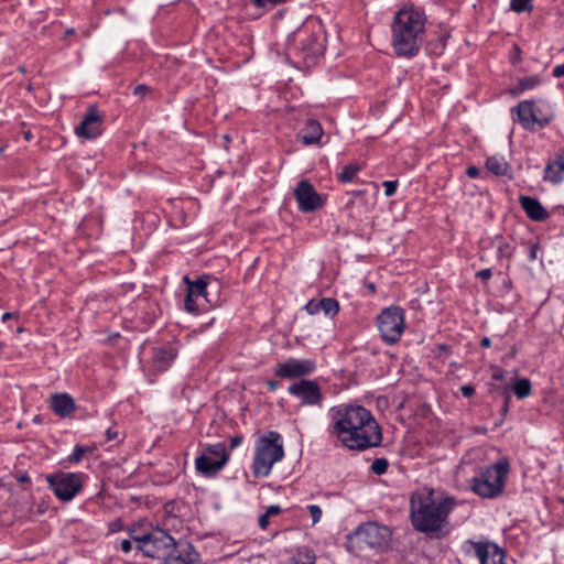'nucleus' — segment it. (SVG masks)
<instances>
[{
	"instance_id": "obj_1",
	"label": "nucleus",
	"mask_w": 564,
	"mask_h": 564,
	"mask_svg": "<svg viewBox=\"0 0 564 564\" xmlns=\"http://www.w3.org/2000/svg\"><path fill=\"white\" fill-rule=\"evenodd\" d=\"M327 431L349 451L362 452L379 446L382 431L371 411L358 404H338L328 411Z\"/></svg>"
},
{
	"instance_id": "obj_2",
	"label": "nucleus",
	"mask_w": 564,
	"mask_h": 564,
	"mask_svg": "<svg viewBox=\"0 0 564 564\" xmlns=\"http://www.w3.org/2000/svg\"><path fill=\"white\" fill-rule=\"evenodd\" d=\"M451 496H436L433 489H423L410 498V520L413 529L430 539H443L448 534L445 527L456 507Z\"/></svg>"
},
{
	"instance_id": "obj_3",
	"label": "nucleus",
	"mask_w": 564,
	"mask_h": 564,
	"mask_svg": "<svg viewBox=\"0 0 564 564\" xmlns=\"http://www.w3.org/2000/svg\"><path fill=\"white\" fill-rule=\"evenodd\" d=\"M427 17L424 9L404 4L391 23V45L398 57L413 58L419 55L425 41Z\"/></svg>"
},
{
	"instance_id": "obj_4",
	"label": "nucleus",
	"mask_w": 564,
	"mask_h": 564,
	"mask_svg": "<svg viewBox=\"0 0 564 564\" xmlns=\"http://www.w3.org/2000/svg\"><path fill=\"white\" fill-rule=\"evenodd\" d=\"M325 47L322 25L316 21H311L288 36L285 55L299 67H312L323 56Z\"/></svg>"
},
{
	"instance_id": "obj_5",
	"label": "nucleus",
	"mask_w": 564,
	"mask_h": 564,
	"mask_svg": "<svg viewBox=\"0 0 564 564\" xmlns=\"http://www.w3.org/2000/svg\"><path fill=\"white\" fill-rule=\"evenodd\" d=\"M509 469L510 466L506 459H500L487 467H480L470 479L473 491L485 499L497 498L505 490Z\"/></svg>"
},
{
	"instance_id": "obj_6",
	"label": "nucleus",
	"mask_w": 564,
	"mask_h": 564,
	"mask_svg": "<svg viewBox=\"0 0 564 564\" xmlns=\"http://www.w3.org/2000/svg\"><path fill=\"white\" fill-rule=\"evenodd\" d=\"M284 457L283 440L280 433L270 431L256 442L252 474L254 477H267L273 465Z\"/></svg>"
},
{
	"instance_id": "obj_7",
	"label": "nucleus",
	"mask_w": 564,
	"mask_h": 564,
	"mask_svg": "<svg viewBox=\"0 0 564 564\" xmlns=\"http://www.w3.org/2000/svg\"><path fill=\"white\" fill-rule=\"evenodd\" d=\"M87 476L83 473L57 471L45 476L48 488L61 501L73 500L83 489Z\"/></svg>"
},
{
	"instance_id": "obj_8",
	"label": "nucleus",
	"mask_w": 564,
	"mask_h": 564,
	"mask_svg": "<svg viewBox=\"0 0 564 564\" xmlns=\"http://www.w3.org/2000/svg\"><path fill=\"white\" fill-rule=\"evenodd\" d=\"M377 323L382 340L388 345L397 344L404 332V310L387 307L378 315Z\"/></svg>"
},
{
	"instance_id": "obj_9",
	"label": "nucleus",
	"mask_w": 564,
	"mask_h": 564,
	"mask_svg": "<svg viewBox=\"0 0 564 564\" xmlns=\"http://www.w3.org/2000/svg\"><path fill=\"white\" fill-rule=\"evenodd\" d=\"M229 454L224 443L207 445L195 459V468L204 477L216 476L228 463Z\"/></svg>"
},
{
	"instance_id": "obj_10",
	"label": "nucleus",
	"mask_w": 564,
	"mask_h": 564,
	"mask_svg": "<svg viewBox=\"0 0 564 564\" xmlns=\"http://www.w3.org/2000/svg\"><path fill=\"white\" fill-rule=\"evenodd\" d=\"M511 112L517 113L518 122L524 130L529 131L534 130V124L544 128L554 119V113L551 109L550 115H540V110L534 109V100L532 99L520 101L517 106L511 108Z\"/></svg>"
},
{
	"instance_id": "obj_11",
	"label": "nucleus",
	"mask_w": 564,
	"mask_h": 564,
	"mask_svg": "<svg viewBox=\"0 0 564 564\" xmlns=\"http://www.w3.org/2000/svg\"><path fill=\"white\" fill-rule=\"evenodd\" d=\"M143 539L142 543L137 547L143 555L152 558L164 557L171 545L175 542L166 531L161 529L147 532V536H143Z\"/></svg>"
},
{
	"instance_id": "obj_12",
	"label": "nucleus",
	"mask_w": 564,
	"mask_h": 564,
	"mask_svg": "<svg viewBox=\"0 0 564 564\" xmlns=\"http://www.w3.org/2000/svg\"><path fill=\"white\" fill-rule=\"evenodd\" d=\"M187 284V291L192 292L196 299H199L207 310L218 304V289L219 283L217 280H210L208 275L199 276L197 280L192 281L187 275L184 276Z\"/></svg>"
},
{
	"instance_id": "obj_13",
	"label": "nucleus",
	"mask_w": 564,
	"mask_h": 564,
	"mask_svg": "<svg viewBox=\"0 0 564 564\" xmlns=\"http://www.w3.org/2000/svg\"><path fill=\"white\" fill-rule=\"evenodd\" d=\"M288 392L300 399L301 405L318 406L323 405L324 394L319 384L315 380L301 379L289 386Z\"/></svg>"
},
{
	"instance_id": "obj_14",
	"label": "nucleus",
	"mask_w": 564,
	"mask_h": 564,
	"mask_svg": "<svg viewBox=\"0 0 564 564\" xmlns=\"http://www.w3.org/2000/svg\"><path fill=\"white\" fill-rule=\"evenodd\" d=\"M294 197L302 213H314L325 204V199L307 180H302L297 183L294 189Z\"/></svg>"
},
{
	"instance_id": "obj_15",
	"label": "nucleus",
	"mask_w": 564,
	"mask_h": 564,
	"mask_svg": "<svg viewBox=\"0 0 564 564\" xmlns=\"http://www.w3.org/2000/svg\"><path fill=\"white\" fill-rule=\"evenodd\" d=\"M316 369V362L313 359L289 358L279 362L274 368V375L282 379L302 378L313 373Z\"/></svg>"
},
{
	"instance_id": "obj_16",
	"label": "nucleus",
	"mask_w": 564,
	"mask_h": 564,
	"mask_svg": "<svg viewBox=\"0 0 564 564\" xmlns=\"http://www.w3.org/2000/svg\"><path fill=\"white\" fill-rule=\"evenodd\" d=\"M381 528L375 522L360 524L350 535L349 541L362 546L379 547L384 542Z\"/></svg>"
},
{
	"instance_id": "obj_17",
	"label": "nucleus",
	"mask_w": 564,
	"mask_h": 564,
	"mask_svg": "<svg viewBox=\"0 0 564 564\" xmlns=\"http://www.w3.org/2000/svg\"><path fill=\"white\" fill-rule=\"evenodd\" d=\"M104 116L99 112L97 106H89L84 115V118L75 132L78 137L85 139H96L102 132Z\"/></svg>"
},
{
	"instance_id": "obj_18",
	"label": "nucleus",
	"mask_w": 564,
	"mask_h": 564,
	"mask_svg": "<svg viewBox=\"0 0 564 564\" xmlns=\"http://www.w3.org/2000/svg\"><path fill=\"white\" fill-rule=\"evenodd\" d=\"M199 554L189 542H174L161 564H196Z\"/></svg>"
},
{
	"instance_id": "obj_19",
	"label": "nucleus",
	"mask_w": 564,
	"mask_h": 564,
	"mask_svg": "<svg viewBox=\"0 0 564 564\" xmlns=\"http://www.w3.org/2000/svg\"><path fill=\"white\" fill-rule=\"evenodd\" d=\"M476 557L480 564H506L505 551L494 542H473Z\"/></svg>"
},
{
	"instance_id": "obj_20",
	"label": "nucleus",
	"mask_w": 564,
	"mask_h": 564,
	"mask_svg": "<svg viewBox=\"0 0 564 564\" xmlns=\"http://www.w3.org/2000/svg\"><path fill=\"white\" fill-rule=\"evenodd\" d=\"M50 408L59 417H69L76 410L74 398L68 393H55L50 398Z\"/></svg>"
},
{
	"instance_id": "obj_21",
	"label": "nucleus",
	"mask_w": 564,
	"mask_h": 564,
	"mask_svg": "<svg viewBox=\"0 0 564 564\" xmlns=\"http://www.w3.org/2000/svg\"><path fill=\"white\" fill-rule=\"evenodd\" d=\"M322 124L315 119H308L297 132V140L304 145L318 144L323 137Z\"/></svg>"
},
{
	"instance_id": "obj_22",
	"label": "nucleus",
	"mask_w": 564,
	"mask_h": 564,
	"mask_svg": "<svg viewBox=\"0 0 564 564\" xmlns=\"http://www.w3.org/2000/svg\"><path fill=\"white\" fill-rule=\"evenodd\" d=\"M178 350L173 345L155 348L152 355V365L159 371H166L177 357Z\"/></svg>"
},
{
	"instance_id": "obj_23",
	"label": "nucleus",
	"mask_w": 564,
	"mask_h": 564,
	"mask_svg": "<svg viewBox=\"0 0 564 564\" xmlns=\"http://www.w3.org/2000/svg\"><path fill=\"white\" fill-rule=\"evenodd\" d=\"M305 310L310 315L324 312L325 315L334 317L339 312V303L333 297H323L321 300H311L306 303Z\"/></svg>"
},
{
	"instance_id": "obj_24",
	"label": "nucleus",
	"mask_w": 564,
	"mask_h": 564,
	"mask_svg": "<svg viewBox=\"0 0 564 564\" xmlns=\"http://www.w3.org/2000/svg\"><path fill=\"white\" fill-rule=\"evenodd\" d=\"M519 202L531 220L545 221L550 217L549 212L542 206L539 199L531 196H521Z\"/></svg>"
},
{
	"instance_id": "obj_25",
	"label": "nucleus",
	"mask_w": 564,
	"mask_h": 564,
	"mask_svg": "<svg viewBox=\"0 0 564 564\" xmlns=\"http://www.w3.org/2000/svg\"><path fill=\"white\" fill-rule=\"evenodd\" d=\"M542 84V77L540 75H530L517 80V84L509 89L510 95L517 97L522 95L527 90L534 89Z\"/></svg>"
},
{
	"instance_id": "obj_26",
	"label": "nucleus",
	"mask_w": 564,
	"mask_h": 564,
	"mask_svg": "<svg viewBox=\"0 0 564 564\" xmlns=\"http://www.w3.org/2000/svg\"><path fill=\"white\" fill-rule=\"evenodd\" d=\"M486 167L488 171L494 173L497 176H505L507 175L510 166L508 162L502 156H489L486 160Z\"/></svg>"
},
{
	"instance_id": "obj_27",
	"label": "nucleus",
	"mask_w": 564,
	"mask_h": 564,
	"mask_svg": "<svg viewBox=\"0 0 564 564\" xmlns=\"http://www.w3.org/2000/svg\"><path fill=\"white\" fill-rule=\"evenodd\" d=\"M316 555L308 546L299 547L296 554L286 564H315Z\"/></svg>"
},
{
	"instance_id": "obj_28",
	"label": "nucleus",
	"mask_w": 564,
	"mask_h": 564,
	"mask_svg": "<svg viewBox=\"0 0 564 564\" xmlns=\"http://www.w3.org/2000/svg\"><path fill=\"white\" fill-rule=\"evenodd\" d=\"M564 178V169L556 161L549 162L544 169V180L553 184L562 182Z\"/></svg>"
},
{
	"instance_id": "obj_29",
	"label": "nucleus",
	"mask_w": 564,
	"mask_h": 564,
	"mask_svg": "<svg viewBox=\"0 0 564 564\" xmlns=\"http://www.w3.org/2000/svg\"><path fill=\"white\" fill-rule=\"evenodd\" d=\"M184 307L186 312L192 314H198L199 312L207 310V306L204 305V303L199 299H196L194 294H192V292L187 290L184 301Z\"/></svg>"
},
{
	"instance_id": "obj_30",
	"label": "nucleus",
	"mask_w": 564,
	"mask_h": 564,
	"mask_svg": "<svg viewBox=\"0 0 564 564\" xmlns=\"http://www.w3.org/2000/svg\"><path fill=\"white\" fill-rule=\"evenodd\" d=\"M361 171V166L357 164L345 165L338 174V180L343 183L352 182L357 174Z\"/></svg>"
},
{
	"instance_id": "obj_31",
	"label": "nucleus",
	"mask_w": 564,
	"mask_h": 564,
	"mask_svg": "<svg viewBox=\"0 0 564 564\" xmlns=\"http://www.w3.org/2000/svg\"><path fill=\"white\" fill-rule=\"evenodd\" d=\"M513 391L519 399H524L529 397L532 392L531 381L527 378L518 380L513 384Z\"/></svg>"
},
{
	"instance_id": "obj_32",
	"label": "nucleus",
	"mask_w": 564,
	"mask_h": 564,
	"mask_svg": "<svg viewBox=\"0 0 564 564\" xmlns=\"http://www.w3.org/2000/svg\"><path fill=\"white\" fill-rule=\"evenodd\" d=\"M91 449L87 446L75 445L73 453L67 457L69 465L78 464L83 460L85 454L90 453Z\"/></svg>"
},
{
	"instance_id": "obj_33",
	"label": "nucleus",
	"mask_w": 564,
	"mask_h": 564,
	"mask_svg": "<svg viewBox=\"0 0 564 564\" xmlns=\"http://www.w3.org/2000/svg\"><path fill=\"white\" fill-rule=\"evenodd\" d=\"M533 0H510V9L517 13L531 12Z\"/></svg>"
},
{
	"instance_id": "obj_34",
	"label": "nucleus",
	"mask_w": 564,
	"mask_h": 564,
	"mask_svg": "<svg viewBox=\"0 0 564 564\" xmlns=\"http://www.w3.org/2000/svg\"><path fill=\"white\" fill-rule=\"evenodd\" d=\"M388 467H389V462H388V459H387V458L381 457V458H376V459L372 462V464H371V466H370V470H371L373 474H376V475H378V476H381V475H383V474H386V473H387Z\"/></svg>"
},
{
	"instance_id": "obj_35",
	"label": "nucleus",
	"mask_w": 564,
	"mask_h": 564,
	"mask_svg": "<svg viewBox=\"0 0 564 564\" xmlns=\"http://www.w3.org/2000/svg\"><path fill=\"white\" fill-rule=\"evenodd\" d=\"M141 525L142 524L140 522H137L128 528V533H129L130 539L135 541L138 543V545H140L142 543V541L144 540L143 536H147V532H144V533L140 532Z\"/></svg>"
},
{
	"instance_id": "obj_36",
	"label": "nucleus",
	"mask_w": 564,
	"mask_h": 564,
	"mask_svg": "<svg viewBox=\"0 0 564 564\" xmlns=\"http://www.w3.org/2000/svg\"><path fill=\"white\" fill-rule=\"evenodd\" d=\"M288 0H251L252 4L257 8H273L275 6L285 3Z\"/></svg>"
},
{
	"instance_id": "obj_37",
	"label": "nucleus",
	"mask_w": 564,
	"mask_h": 564,
	"mask_svg": "<svg viewBox=\"0 0 564 564\" xmlns=\"http://www.w3.org/2000/svg\"><path fill=\"white\" fill-rule=\"evenodd\" d=\"M497 256L501 258H510L512 256L511 247L508 242H501L497 248Z\"/></svg>"
},
{
	"instance_id": "obj_38",
	"label": "nucleus",
	"mask_w": 564,
	"mask_h": 564,
	"mask_svg": "<svg viewBox=\"0 0 564 564\" xmlns=\"http://www.w3.org/2000/svg\"><path fill=\"white\" fill-rule=\"evenodd\" d=\"M307 510L312 517L313 525L316 524L322 518V509L317 505H310L307 506Z\"/></svg>"
},
{
	"instance_id": "obj_39",
	"label": "nucleus",
	"mask_w": 564,
	"mask_h": 564,
	"mask_svg": "<svg viewBox=\"0 0 564 564\" xmlns=\"http://www.w3.org/2000/svg\"><path fill=\"white\" fill-rule=\"evenodd\" d=\"M382 186L384 187V194L387 197H390L395 194L397 187H398V181H384L382 183Z\"/></svg>"
},
{
	"instance_id": "obj_40",
	"label": "nucleus",
	"mask_w": 564,
	"mask_h": 564,
	"mask_svg": "<svg viewBox=\"0 0 564 564\" xmlns=\"http://www.w3.org/2000/svg\"><path fill=\"white\" fill-rule=\"evenodd\" d=\"M510 402H511V397L509 394H506L503 397V402H502V406H501V420L496 424L497 426L501 425L503 420H505V416L507 415L508 411H509V406H510Z\"/></svg>"
},
{
	"instance_id": "obj_41",
	"label": "nucleus",
	"mask_w": 564,
	"mask_h": 564,
	"mask_svg": "<svg viewBox=\"0 0 564 564\" xmlns=\"http://www.w3.org/2000/svg\"><path fill=\"white\" fill-rule=\"evenodd\" d=\"M460 392L465 398H470L475 394V388L471 384H465L460 387Z\"/></svg>"
},
{
	"instance_id": "obj_42",
	"label": "nucleus",
	"mask_w": 564,
	"mask_h": 564,
	"mask_svg": "<svg viewBox=\"0 0 564 564\" xmlns=\"http://www.w3.org/2000/svg\"><path fill=\"white\" fill-rule=\"evenodd\" d=\"M491 276H492L491 269H482L476 273V278H479L482 281H488Z\"/></svg>"
},
{
	"instance_id": "obj_43",
	"label": "nucleus",
	"mask_w": 564,
	"mask_h": 564,
	"mask_svg": "<svg viewBox=\"0 0 564 564\" xmlns=\"http://www.w3.org/2000/svg\"><path fill=\"white\" fill-rule=\"evenodd\" d=\"M444 48H445V40L440 39L438 43L435 45V48L431 47L430 51L435 55H440L443 53Z\"/></svg>"
},
{
	"instance_id": "obj_44",
	"label": "nucleus",
	"mask_w": 564,
	"mask_h": 564,
	"mask_svg": "<svg viewBox=\"0 0 564 564\" xmlns=\"http://www.w3.org/2000/svg\"><path fill=\"white\" fill-rule=\"evenodd\" d=\"M149 91V87L144 84L138 85L133 88L134 96L143 97Z\"/></svg>"
},
{
	"instance_id": "obj_45",
	"label": "nucleus",
	"mask_w": 564,
	"mask_h": 564,
	"mask_svg": "<svg viewBox=\"0 0 564 564\" xmlns=\"http://www.w3.org/2000/svg\"><path fill=\"white\" fill-rule=\"evenodd\" d=\"M552 75L555 78L564 77V63L553 67Z\"/></svg>"
},
{
	"instance_id": "obj_46",
	"label": "nucleus",
	"mask_w": 564,
	"mask_h": 564,
	"mask_svg": "<svg viewBox=\"0 0 564 564\" xmlns=\"http://www.w3.org/2000/svg\"><path fill=\"white\" fill-rule=\"evenodd\" d=\"M466 174L470 177V178H477L479 175H480V170L475 166V165H471V166H468L467 170H466Z\"/></svg>"
},
{
	"instance_id": "obj_47",
	"label": "nucleus",
	"mask_w": 564,
	"mask_h": 564,
	"mask_svg": "<svg viewBox=\"0 0 564 564\" xmlns=\"http://www.w3.org/2000/svg\"><path fill=\"white\" fill-rule=\"evenodd\" d=\"M243 442V436L242 435H235L234 437L230 438V448L234 449L238 446H240Z\"/></svg>"
},
{
	"instance_id": "obj_48",
	"label": "nucleus",
	"mask_w": 564,
	"mask_h": 564,
	"mask_svg": "<svg viewBox=\"0 0 564 564\" xmlns=\"http://www.w3.org/2000/svg\"><path fill=\"white\" fill-rule=\"evenodd\" d=\"M281 512V508L280 506L278 505H272V506H269L268 509H267V512L265 514L270 518L272 516H276Z\"/></svg>"
},
{
	"instance_id": "obj_49",
	"label": "nucleus",
	"mask_w": 564,
	"mask_h": 564,
	"mask_svg": "<svg viewBox=\"0 0 564 564\" xmlns=\"http://www.w3.org/2000/svg\"><path fill=\"white\" fill-rule=\"evenodd\" d=\"M120 549L123 553H129L132 550V543L130 540H123L120 543Z\"/></svg>"
},
{
	"instance_id": "obj_50",
	"label": "nucleus",
	"mask_w": 564,
	"mask_h": 564,
	"mask_svg": "<svg viewBox=\"0 0 564 564\" xmlns=\"http://www.w3.org/2000/svg\"><path fill=\"white\" fill-rule=\"evenodd\" d=\"M268 525H269V517L265 513H263L259 517V527L264 530V529H267Z\"/></svg>"
},
{
	"instance_id": "obj_51",
	"label": "nucleus",
	"mask_w": 564,
	"mask_h": 564,
	"mask_svg": "<svg viewBox=\"0 0 564 564\" xmlns=\"http://www.w3.org/2000/svg\"><path fill=\"white\" fill-rule=\"evenodd\" d=\"M540 246L539 243H534L530 247V253H529V258L530 260L534 261L536 259V252L539 250Z\"/></svg>"
},
{
	"instance_id": "obj_52",
	"label": "nucleus",
	"mask_w": 564,
	"mask_h": 564,
	"mask_svg": "<svg viewBox=\"0 0 564 564\" xmlns=\"http://www.w3.org/2000/svg\"><path fill=\"white\" fill-rule=\"evenodd\" d=\"M265 384L270 391H275L281 386V382L278 380H268Z\"/></svg>"
},
{
	"instance_id": "obj_53",
	"label": "nucleus",
	"mask_w": 564,
	"mask_h": 564,
	"mask_svg": "<svg viewBox=\"0 0 564 564\" xmlns=\"http://www.w3.org/2000/svg\"><path fill=\"white\" fill-rule=\"evenodd\" d=\"M118 437V432L112 430V429H108L106 431V440L107 441H113Z\"/></svg>"
},
{
	"instance_id": "obj_54",
	"label": "nucleus",
	"mask_w": 564,
	"mask_h": 564,
	"mask_svg": "<svg viewBox=\"0 0 564 564\" xmlns=\"http://www.w3.org/2000/svg\"><path fill=\"white\" fill-rule=\"evenodd\" d=\"M366 192L364 189H357V191H352L350 192L349 194L352 196L351 199H349V202L347 203V205H351L354 204V198L359 196V195H364Z\"/></svg>"
},
{
	"instance_id": "obj_55",
	"label": "nucleus",
	"mask_w": 564,
	"mask_h": 564,
	"mask_svg": "<svg viewBox=\"0 0 564 564\" xmlns=\"http://www.w3.org/2000/svg\"><path fill=\"white\" fill-rule=\"evenodd\" d=\"M556 164H560L564 169V148L560 151L556 158Z\"/></svg>"
},
{
	"instance_id": "obj_56",
	"label": "nucleus",
	"mask_w": 564,
	"mask_h": 564,
	"mask_svg": "<svg viewBox=\"0 0 564 564\" xmlns=\"http://www.w3.org/2000/svg\"><path fill=\"white\" fill-rule=\"evenodd\" d=\"M18 316H19V314H18V313L6 312V313L2 315L1 319H2V322H7L8 319H10V318H12V317L18 318Z\"/></svg>"
},
{
	"instance_id": "obj_57",
	"label": "nucleus",
	"mask_w": 564,
	"mask_h": 564,
	"mask_svg": "<svg viewBox=\"0 0 564 564\" xmlns=\"http://www.w3.org/2000/svg\"><path fill=\"white\" fill-rule=\"evenodd\" d=\"M490 345H491V340H490V338H489V337H484V338L480 340V346H481L482 348H488V347H490Z\"/></svg>"
},
{
	"instance_id": "obj_58",
	"label": "nucleus",
	"mask_w": 564,
	"mask_h": 564,
	"mask_svg": "<svg viewBox=\"0 0 564 564\" xmlns=\"http://www.w3.org/2000/svg\"><path fill=\"white\" fill-rule=\"evenodd\" d=\"M120 529H121V523H120V521H119V520H118V521H115V522H112V523L110 524V531H111V532H116V531H118V530H120Z\"/></svg>"
},
{
	"instance_id": "obj_59",
	"label": "nucleus",
	"mask_w": 564,
	"mask_h": 564,
	"mask_svg": "<svg viewBox=\"0 0 564 564\" xmlns=\"http://www.w3.org/2000/svg\"><path fill=\"white\" fill-rule=\"evenodd\" d=\"M19 482H30L31 479L28 474H22L18 477Z\"/></svg>"
},
{
	"instance_id": "obj_60",
	"label": "nucleus",
	"mask_w": 564,
	"mask_h": 564,
	"mask_svg": "<svg viewBox=\"0 0 564 564\" xmlns=\"http://www.w3.org/2000/svg\"><path fill=\"white\" fill-rule=\"evenodd\" d=\"M440 349H441V350H446V349H447V346H446V345H440Z\"/></svg>"
},
{
	"instance_id": "obj_61",
	"label": "nucleus",
	"mask_w": 564,
	"mask_h": 564,
	"mask_svg": "<svg viewBox=\"0 0 564 564\" xmlns=\"http://www.w3.org/2000/svg\"><path fill=\"white\" fill-rule=\"evenodd\" d=\"M558 501H560V503H561L562 506H564V497H563V498H560V500H558Z\"/></svg>"
}]
</instances>
